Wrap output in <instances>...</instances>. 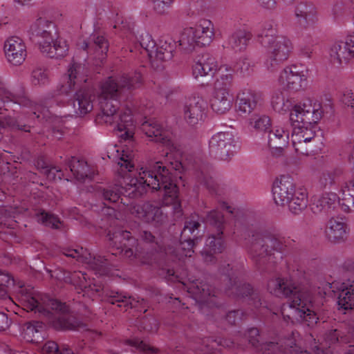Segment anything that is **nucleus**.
<instances>
[{"instance_id": "nucleus-64", "label": "nucleus", "mask_w": 354, "mask_h": 354, "mask_svg": "<svg viewBox=\"0 0 354 354\" xmlns=\"http://www.w3.org/2000/svg\"><path fill=\"white\" fill-rule=\"evenodd\" d=\"M342 102L347 106L354 107V93L351 91H346L342 97Z\"/></svg>"}, {"instance_id": "nucleus-8", "label": "nucleus", "mask_w": 354, "mask_h": 354, "mask_svg": "<svg viewBox=\"0 0 354 354\" xmlns=\"http://www.w3.org/2000/svg\"><path fill=\"white\" fill-rule=\"evenodd\" d=\"M18 301L27 311L48 315L51 311L64 313L68 306L59 301L36 291L30 286H19L16 290Z\"/></svg>"}, {"instance_id": "nucleus-12", "label": "nucleus", "mask_w": 354, "mask_h": 354, "mask_svg": "<svg viewBox=\"0 0 354 354\" xmlns=\"http://www.w3.org/2000/svg\"><path fill=\"white\" fill-rule=\"evenodd\" d=\"M187 292L192 295L196 301L206 304L209 306H216L219 300V290L210 283L196 281L187 287Z\"/></svg>"}, {"instance_id": "nucleus-59", "label": "nucleus", "mask_w": 354, "mask_h": 354, "mask_svg": "<svg viewBox=\"0 0 354 354\" xmlns=\"http://www.w3.org/2000/svg\"><path fill=\"white\" fill-rule=\"evenodd\" d=\"M59 350L57 344L53 341L46 342L41 347L43 354H58Z\"/></svg>"}, {"instance_id": "nucleus-1", "label": "nucleus", "mask_w": 354, "mask_h": 354, "mask_svg": "<svg viewBox=\"0 0 354 354\" xmlns=\"http://www.w3.org/2000/svg\"><path fill=\"white\" fill-rule=\"evenodd\" d=\"M110 150L115 151L118 153L119 173L124 178V183L121 190L118 186L104 189L102 197L107 202L106 205L117 203L122 194L129 198L140 197L147 192V188L152 190L163 189L162 203L165 205H179L178 187L173 183L168 169L162 163L156 162L153 170L141 168L138 176L134 178L125 176L126 173L131 171L134 167L133 151L122 149L120 153L115 147H111Z\"/></svg>"}, {"instance_id": "nucleus-9", "label": "nucleus", "mask_w": 354, "mask_h": 354, "mask_svg": "<svg viewBox=\"0 0 354 354\" xmlns=\"http://www.w3.org/2000/svg\"><path fill=\"white\" fill-rule=\"evenodd\" d=\"M214 36L212 22L201 20L194 27L185 28L180 34L179 46L185 53L193 52L197 47L209 45Z\"/></svg>"}, {"instance_id": "nucleus-49", "label": "nucleus", "mask_w": 354, "mask_h": 354, "mask_svg": "<svg viewBox=\"0 0 354 354\" xmlns=\"http://www.w3.org/2000/svg\"><path fill=\"white\" fill-rule=\"evenodd\" d=\"M214 342L209 338H204V339H196V343L194 345V348L199 351L201 354H209L214 349Z\"/></svg>"}, {"instance_id": "nucleus-19", "label": "nucleus", "mask_w": 354, "mask_h": 354, "mask_svg": "<svg viewBox=\"0 0 354 354\" xmlns=\"http://www.w3.org/2000/svg\"><path fill=\"white\" fill-rule=\"evenodd\" d=\"M291 131L290 123L284 127H277L274 131H269L268 145L273 156L279 157L283 154L288 145Z\"/></svg>"}, {"instance_id": "nucleus-29", "label": "nucleus", "mask_w": 354, "mask_h": 354, "mask_svg": "<svg viewBox=\"0 0 354 354\" xmlns=\"http://www.w3.org/2000/svg\"><path fill=\"white\" fill-rule=\"evenodd\" d=\"M326 235L332 242L344 241L346 238V224L338 219L330 218L326 228Z\"/></svg>"}, {"instance_id": "nucleus-55", "label": "nucleus", "mask_w": 354, "mask_h": 354, "mask_svg": "<svg viewBox=\"0 0 354 354\" xmlns=\"http://www.w3.org/2000/svg\"><path fill=\"white\" fill-rule=\"evenodd\" d=\"M127 343L138 349L143 351L145 354H152L157 352V349L139 339L128 340Z\"/></svg>"}, {"instance_id": "nucleus-53", "label": "nucleus", "mask_w": 354, "mask_h": 354, "mask_svg": "<svg viewBox=\"0 0 354 354\" xmlns=\"http://www.w3.org/2000/svg\"><path fill=\"white\" fill-rule=\"evenodd\" d=\"M266 354H286V348L278 342H265L261 351Z\"/></svg>"}, {"instance_id": "nucleus-25", "label": "nucleus", "mask_w": 354, "mask_h": 354, "mask_svg": "<svg viewBox=\"0 0 354 354\" xmlns=\"http://www.w3.org/2000/svg\"><path fill=\"white\" fill-rule=\"evenodd\" d=\"M203 102L198 97H192L187 100L184 108L185 118L190 124H195L202 119Z\"/></svg>"}, {"instance_id": "nucleus-5", "label": "nucleus", "mask_w": 354, "mask_h": 354, "mask_svg": "<svg viewBox=\"0 0 354 354\" xmlns=\"http://www.w3.org/2000/svg\"><path fill=\"white\" fill-rule=\"evenodd\" d=\"M323 115V111L313 106L311 101L307 100L304 102L297 104L294 110L290 113L292 145L306 143L315 136L313 128L317 124Z\"/></svg>"}, {"instance_id": "nucleus-44", "label": "nucleus", "mask_w": 354, "mask_h": 354, "mask_svg": "<svg viewBox=\"0 0 354 354\" xmlns=\"http://www.w3.org/2000/svg\"><path fill=\"white\" fill-rule=\"evenodd\" d=\"M14 287V278L8 272L0 270V298H6Z\"/></svg>"}, {"instance_id": "nucleus-2", "label": "nucleus", "mask_w": 354, "mask_h": 354, "mask_svg": "<svg viewBox=\"0 0 354 354\" xmlns=\"http://www.w3.org/2000/svg\"><path fill=\"white\" fill-rule=\"evenodd\" d=\"M142 75L140 73L123 75L116 79L109 77L100 86L99 104L100 112L95 121L99 124H115L118 136L124 140H131L134 134V122L129 109L118 111V100L126 91L140 87Z\"/></svg>"}, {"instance_id": "nucleus-62", "label": "nucleus", "mask_w": 354, "mask_h": 354, "mask_svg": "<svg viewBox=\"0 0 354 354\" xmlns=\"http://www.w3.org/2000/svg\"><path fill=\"white\" fill-rule=\"evenodd\" d=\"M202 64L206 75H208L209 73L214 75L217 71V64L214 59L209 58L206 62H202Z\"/></svg>"}, {"instance_id": "nucleus-30", "label": "nucleus", "mask_w": 354, "mask_h": 354, "mask_svg": "<svg viewBox=\"0 0 354 354\" xmlns=\"http://www.w3.org/2000/svg\"><path fill=\"white\" fill-rule=\"evenodd\" d=\"M69 167L77 180L82 181L86 178L91 179L94 176V171L84 160L72 157L69 162Z\"/></svg>"}, {"instance_id": "nucleus-45", "label": "nucleus", "mask_w": 354, "mask_h": 354, "mask_svg": "<svg viewBox=\"0 0 354 354\" xmlns=\"http://www.w3.org/2000/svg\"><path fill=\"white\" fill-rule=\"evenodd\" d=\"M338 204L345 212L354 211V194L349 187L342 189V197H338Z\"/></svg>"}, {"instance_id": "nucleus-10", "label": "nucleus", "mask_w": 354, "mask_h": 354, "mask_svg": "<svg viewBox=\"0 0 354 354\" xmlns=\"http://www.w3.org/2000/svg\"><path fill=\"white\" fill-rule=\"evenodd\" d=\"M266 48V59L265 65L271 72L276 71L290 56L292 44L290 39L283 37H277L270 42Z\"/></svg>"}, {"instance_id": "nucleus-57", "label": "nucleus", "mask_w": 354, "mask_h": 354, "mask_svg": "<svg viewBox=\"0 0 354 354\" xmlns=\"http://www.w3.org/2000/svg\"><path fill=\"white\" fill-rule=\"evenodd\" d=\"M153 10L158 15L167 14L168 10L173 3L161 0H153Z\"/></svg>"}, {"instance_id": "nucleus-63", "label": "nucleus", "mask_w": 354, "mask_h": 354, "mask_svg": "<svg viewBox=\"0 0 354 354\" xmlns=\"http://www.w3.org/2000/svg\"><path fill=\"white\" fill-rule=\"evenodd\" d=\"M12 321L9 319L8 315L3 312H0V332L6 331L11 325Z\"/></svg>"}, {"instance_id": "nucleus-35", "label": "nucleus", "mask_w": 354, "mask_h": 354, "mask_svg": "<svg viewBox=\"0 0 354 354\" xmlns=\"http://www.w3.org/2000/svg\"><path fill=\"white\" fill-rule=\"evenodd\" d=\"M89 41V42L84 41L82 48L90 52V49L94 48L96 53L99 55H101L99 58L102 59L109 49L107 40L104 36L94 33L90 36Z\"/></svg>"}, {"instance_id": "nucleus-46", "label": "nucleus", "mask_w": 354, "mask_h": 354, "mask_svg": "<svg viewBox=\"0 0 354 354\" xmlns=\"http://www.w3.org/2000/svg\"><path fill=\"white\" fill-rule=\"evenodd\" d=\"M245 336L249 344H251L257 351L261 352L265 342L262 341L259 329L254 327L248 328L245 333Z\"/></svg>"}, {"instance_id": "nucleus-31", "label": "nucleus", "mask_w": 354, "mask_h": 354, "mask_svg": "<svg viewBox=\"0 0 354 354\" xmlns=\"http://www.w3.org/2000/svg\"><path fill=\"white\" fill-rule=\"evenodd\" d=\"M220 219L221 214L216 211L209 212L207 216V222L212 225H215L218 231V236L212 235L209 236L207 240V245L209 246V250L213 251L214 254L216 253L217 251L220 252V248L221 246V237L219 236V231L221 225Z\"/></svg>"}, {"instance_id": "nucleus-11", "label": "nucleus", "mask_w": 354, "mask_h": 354, "mask_svg": "<svg viewBox=\"0 0 354 354\" xmlns=\"http://www.w3.org/2000/svg\"><path fill=\"white\" fill-rule=\"evenodd\" d=\"M110 245L118 250L122 255L131 260L136 257L138 252V242L131 236L130 232L118 230L109 234Z\"/></svg>"}, {"instance_id": "nucleus-22", "label": "nucleus", "mask_w": 354, "mask_h": 354, "mask_svg": "<svg viewBox=\"0 0 354 354\" xmlns=\"http://www.w3.org/2000/svg\"><path fill=\"white\" fill-rule=\"evenodd\" d=\"M201 227V221L197 215H192L185 222L184 227L181 232V239H187L185 244L187 245L186 256H192L194 253V239L198 234V228Z\"/></svg>"}, {"instance_id": "nucleus-24", "label": "nucleus", "mask_w": 354, "mask_h": 354, "mask_svg": "<svg viewBox=\"0 0 354 354\" xmlns=\"http://www.w3.org/2000/svg\"><path fill=\"white\" fill-rule=\"evenodd\" d=\"M338 203V196L333 192H326L311 205V209L315 214L324 212L326 214L333 211Z\"/></svg>"}, {"instance_id": "nucleus-18", "label": "nucleus", "mask_w": 354, "mask_h": 354, "mask_svg": "<svg viewBox=\"0 0 354 354\" xmlns=\"http://www.w3.org/2000/svg\"><path fill=\"white\" fill-rule=\"evenodd\" d=\"M129 210L134 217L145 222L160 223L164 221L166 216L158 207L145 203L142 205H131Z\"/></svg>"}, {"instance_id": "nucleus-38", "label": "nucleus", "mask_w": 354, "mask_h": 354, "mask_svg": "<svg viewBox=\"0 0 354 354\" xmlns=\"http://www.w3.org/2000/svg\"><path fill=\"white\" fill-rule=\"evenodd\" d=\"M223 156L225 153V158L223 160L229 161L232 156L236 153L239 148L238 142L234 139L233 131H223Z\"/></svg>"}, {"instance_id": "nucleus-7", "label": "nucleus", "mask_w": 354, "mask_h": 354, "mask_svg": "<svg viewBox=\"0 0 354 354\" xmlns=\"http://www.w3.org/2000/svg\"><path fill=\"white\" fill-rule=\"evenodd\" d=\"M241 267L234 263L223 265V289L226 295L236 299H248L255 308L261 306L259 292L253 287L241 279Z\"/></svg>"}, {"instance_id": "nucleus-61", "label": "nucleus", "mask_w": 354, "mask_h": 354, "mask_svg": "<svg viewBox=\"0 0 354 354\" xmlns=\"http://www.w3.org/2000/svg\"><path fill=\"white\" fill-rule=\"evenodd\" d=\"M221 142V135L220 133L213 136L209 140V149L212 153H218L220 151V143Z\"/></svg>"}, {"instance_id": "nucleus-27", "label": "nucleus", "mask_w": 354, "mask_h": 354, "mask_svg": "<svg viewBox=\"0 0 354 354\" xmlns=\"http://www.w3.org/2000/svg\"><path fill=\"white\" fill-rule=\"evenodd\" d=\"M75 113L78 116H84L93 110L91 95L85 90H79L75 95L73 102Z\"/></svg>"}, {"instance_id": "nucleus-26", "label": "nucleus", "mask_w": 354, "mask_h": 354, "mask_svg": "<svg viewBox=\"0 0 354 354\" xmlns=\"http://www.w3.org/2000/svg\"><path fill=\"white\" fill-rule=\"evenodd\" d=\"M84 71V67L81 64H73L68 69V82L62 85L61 92L66 95L70 94L75 88V85L78 82H85L86 79L80 75Z\"/></svg>"}, {"instance_id": "nucleus-60", "label": "nucleus", "mask_w": 354, "mask_h": 354, "mask_svg": "<svg viewBox=\"0 0 354 354\" xmlns=\"http://www.w3.org/2000/svg\"><path fill=\"white\" fill-rule=\"evenodd\" d=\"M214 89H215L214 96L211 100L210 103H211V106H212V109L216 112H218L221 109V104H220L221 102L219 100V93H219L218 90L220 89V84L218 82L215 83Z\"/></svg>"}, {"instance_id": "nucleus-54", "label": "nucleus", "mask_w": 354, "mask_h": 354, "mask_svg": "<svg viewBox=\"0 0 354 354\" xmlns=\"http://www.w3.org/2000/svg\"><path fill=\"white\" fill-rule=\"evenodd\" d=\"M31 81L34 85H44L48 82V73L42 68H36L32 73Z\"/></svg>"}, {"instance_id": "nucleus-42", "label": "nucleus", "mask_w": 354, "mask_h": 354, "mask_svg": "<svg viewBox=\"0 0 354 354\" xmlns=\"http://www.w3.org/2000/svg\"><path fill=\"white\" fill-rule=\"evenodd\" d=\"M337 304L344 310L354 308V286L351 285L339 292Z\"/></svg>"}, {"instance_id": "nucleus-21", "label": "nucleus", "mask_w": 354, "mask_h": 354, "mask_svg": "<svg viewBox=\"0 0 354 354\" xmlns=\"http://www.w3.org/2000/svg\"><path fill=\"white\" fill-rule=\"evenodd\" d=\"M260 99V95L255 91L251 90L242 91L236 96V111L240 115H249L256 109Z\"/></svg>"}, {"instance_id": "nucleus-23", "label": "nucleus", "mask_w": 354, "mask_h": 354, "mask_svg": "<svg viewBox=\"0 0 354 354\" xmlns=\"http://www.w3.org/2000/svg\"><path fill=\"white\" fill-rule=\"evenodd\" d=\"M297 22L304 28L313 25L317 20L315 6L309 2H301L295 8Z\"/></svg>"}, {"instance_id": "nucleus-33", "label": "nucleus", "mask_w": 354, "mask_h": 354, "mask_svg": "<svg viewBox=\"0 0 354 354\" xmlns=\"http://www.w3.org/2000/svg\"><path fill=\"white\" fill-rule=\"evenodd\" d=\"M331 62L334 64H342L348 63L350 57L348 38L346 42L335 43L330 49Z\"/></svg>"}, {"instance_id": "nucleus-13", "label": "nucleus", "mask_w": 354, "mask_h": 354, "mask_svg": "<svg viewBox=\"0 0 354 354\" xmlns=\"http://www.w3.org/2000/svg\"><path fill=\"white\" fill-rule=\"evenodd\" d=\"M279 82L289 91H299L307 85V78L296 65L286 67L281 73Z\"/></svg>"}, {"instance_id": "nucleus-14", "label": "nucleus", "mask_w": 354, "mask_h": 354, "mask_svg": "<svg viewBox=\"0 0 354 354\" xmlns=\"http://www.w3.org/2000/svg\"><path fill=\"white\" fill-rule=\"evenodd\" d=\"M6 101L13 102L21 106L30 109L31 114L30 115V117L35 116L39 118L40 114L37 113V112L44 114V107L32 102L26 96L14 95L6 89L3 83L0 80V111L4 107Z\"/></svg>"}, {"instance_id": "nucleus-28", "label": "nucleus", "mask_w": 354, "mask_h": 354, "mask_svg": "<svg viewBox=\"0 0 354 354\" xmlns=\"http://www.w3.org/2000/svg\"><path fill=\"white\" fill-rule=\"evenodd\" d=\"M64 280L66 283H72L78 287L80 289L86 292H97L100 288V286L95 284H87L86 274L82 272H74L73 273L67 272L64 274Z\"/></svg>"}, {"instance_id": "nucleus-17", "label": "nucleus", "mask_w": 354, "mask_h": 354, "mask_svg": "<svg viewBox=\"0 0 354 354\" xmlns=\"http://www.w3.org/2000/svg\"><path fill=\"white\" fill-rule=\"evenodd\" d=\"M295 185L290 176H283L272 186V195L275 203L283 206L294 196Z\"/></svg>"}, {"instance_id": "nucleus-15", "label": "nucleus", "mask_w": 354, "mask_h": 354, "mask_svg": "<svg viewBox=\"0 0 354 354\" xmlns=\"http://www.w3.org/2000/svg\"><path fill=\"white\" fill-rule=\"evenodd\" d=\"M65 255L88 264L91 269L95 270L100 275L106 274V267L109 265L108 259L102 257H93L87 249L83 248L70 249L65 253Z\"/></svg>"}, {"instance_id": "nucleus-6", "label": "nucleus", "mask_w": 354, "mask_h": 354, "mask_svg": "<svg viewBox=\"0 0 354 354\" xmlns=\"http://www.w3.org/2000/svg\"><path fill=\"white\" fill-rule=\"evenodd\" d=\"M55 26L53 21L39 17L30 27L32 39L39 46L41 52L50 58H61L66 55L68 46L62 38L54 40L52 32Z\"/></svg>"}, {"instance_id": "nucleus-40", "label": "nucleus", "mask_w": 354, "mask_h": 354, "mask_svg": "<svg viewBox=\"0 0 354 354\" xmlns=\"http://www.w3.org/2000/svg\"><path fill=\"white\" fill-rule=\"evenodd\" d=\"M21 117L17 116V118H13L10 116L0 119V135L3 133L7 128L10 129H17L26 132L30 131V127L21 123Z\"/></svg>"}, {"instance_id": "nucleus-50", "label": "nucleus", "mask_w": 354, "mask_h": 354, "mask_svg": "<svg viewBox=\"0 0 354 354\" xmlns=\"http://www.w3.org/2000/svg\"><path fill=\"white\" fill-rule=\"evenodd\" d=\"M140 45L146 50L150 58L153 57L156 43L149 33H145L140 36Z\"/></svg>"}, {"instance_id": "nucleus-37", "label": "nucleus", "mask_w": 354, "mask_h": 354, "mask_svg": "<svg viewBox=\"0 0 354 354\" xmlns=\"http://www.w3.org/2000/svg\"><path fill=\"white\" fill-rule=\"evenodd\" d=\"M252 38V34L245 30H237L229 37L228 44L236 51H241L245 49L249 41Z\"/></svg>"}, {"instance_id": "nucleus-56", "label": "nucleus", "mask_w": 354, "mask_h": 354, "mask_svg": "<svg viewBox=\"0 0 354 354\" xmlns=\"http://www.w3.org/2000/svg\"><path fill=\"white\" fill-rule=\"evenodd\" d=\"M234 100L233 88H225L223 91V113L231 109L233 106Z\"/></svg>"}, {"instance_id": "nucleus-43", "label": "nucleus", "mask_w": 354, "mask_h": 354, "mask_svg": "<svg viewBox=\"0 0 354 354\" xmlns=\"http://www.w3.org/2000/svg\"><path fill=\"white\" fill-rule=\"evenodd\" d=\"M108 301L111 304H117L118 307H124L125 310L137 307L136 304L140 302L139 300H136L131 297H127V295L119 292L111 293Z\"/></svg>"}, {"instance_id": "nucleus-32", "label": "nucleus", "mask_w": 354, "mask_h": 354, "mask_svg": "<svg viewBox=\"0 0 354 354\" xmlns=\"http://www.w3.org/2000/svg\"><path fill=\"white\" fill-rule=\"evenodd\" d=\"M175 48V41L170 37H162L158 46L156 45L153 57L161 61H166L171 59L173 51Z\"/></svg>"}, {"instance_id": "nucleus-4", "label": "nucleus", "mask_w": 354, "mask_h": 354, "mask_svg": "<svg viewBox=\"0 0 354 354\" xmlns=\"http://www.w3.org/2000/svg\"><path fill=\"white\" fill-rule=\"evenodd\" d=\"M267 288L277 297L289 298L288 306L296 317L301 318L309 326L317 324L319 317L312 309L313 295L308 288L298 287L292 280L281 277L270 279Z\"/></svg>"}, {"instance_id": "nucleus-48", "label": "nucleus", "mask_w": 354, "mask_h": 354, "mask_svg": "<svg viewBox=\"0 0 354 354\" xmlns=\"http://www.w3.org/2000/svg\"><path fill=\"white\" fill-rule=\"evenodd\" d=\"M236 75V69L229 64H223V91L225 88H233V80Z\"/></svg>"}, {"instance_id": "nucleus-20", "label": "nucleus", "mask_w": 354, "mask_h": 354, "mask_svg": "<svg viewBox=\"0 0 354 354\" xmlns=\"http://www.w3.org/2000/svg\"><path fill=\"white\" fill-rule=\"evenodd\" d=\"M142 129L145 134L151 138L156 142H160L165 145L169 151L166 152L167 155L175 149L174 143L168 138V132L164 131L160 124L156 121H147L142 124Z\"/></svg>"}, {"instance_id": "nucleus-39", "label": "nucleus", "mask_w": 354, "mask_h": 354, "mask_svg": "<svg viewBox=\"0 0 354 354\" xmlns=\"http://www.w3.org/2000/svg\"><path fill=\"white\" fill-rule=\"evenodd\" d=\"M307 196L301 189L296 190L288 205L289 209L294 214H298L307 207Z\"/></svg>"}, {"instance_id": "nucleus-58", "label": "nucleus", "mask_w": 354, "mask_h": 354, "mask_svg": "<svg viewBox=\"0 0 354 354\" xmlns=\"http://www.w3.org/2000/svg\"><path fill=\"white\" fill-rule=\"evenodd\" d=\"M245 313L242 310H233L227 313L225 317L226 321L230 325H236L239 321L242 320Z\"/></svg>"}, {"instance_id": "nucleus-47", "label": "nucleus", "mask_w": 354, "mask_h": 354, "mask_svg": "<svg viewBox=\"0 0 354 354\" xmlns=\"http://www.w3.org/2000/svg\"><path fill=\"white\" fill-rule=\"evenodd\" d=\"M250 124L260 131H268L271 127L270 119L266 115H254L250 119Z\"/></svg>"}, {"instance_id": "nucleus-16", "label": "nucleus", "mask_w": 354, "mask_h": 354, "mask_svg": "<svg viewBox=\"0 0 354 354\" xmlns=\"http://www.w3.org/2000/svg\"><path fill=\"white\" fill-rule=\"evenodd\" d=\"M4 52L8 62L14 66L22 64L27 56L25 42L21 38L16 36L10 37L6 40Z\"/></svg>"}, {"instance_id": "nucleus-41", "label": "nucleus", "mask_w": 354, "mask_h": 354, "mask_svg": "<svg viewBox=\"0 0 354 354\" xmlns=\"http://www.w3.org/2000/svg\"><path fill=\"white\" fill-rule=\"evenodd\" d=\"M277 26L273 21H267L263 25L261 32L258 35L259 41L262 46H268L277 37Z\"/></svg>"}, {"instance_id": "nucleus-36", "label": "nucleus", "mask_w": 354, "mask_h": 354, "mask_svg": "<svg viewBox=\"0 0 354 354\" xmlns=\"http://www.w3.org/2000/svg\"><path fill=\"white\" fill-rule=\"evenodd\" d=\"M42 329L43 326L40 322H28L23 326L21 335L28 342L39 343L42 338Z\"/></svg>"}, {"instance_id": "nucleus-51", "label": "nucleus", "mask_w": 354, "mask_h": 354, "mask_svg": "<svg viewBox=\"0 0 354 354\" xmlns=\"http://www.w3.org/2000/svg\"><path fill=\"white\" fill-rule=\"evenodd\" d=\"M39 220L46 226L55 229H58L61 224L57 216L47 212H41L39 216Z\"/></svg>"}, {"instance_id": "nucleus-52", "label": "nucleus", "mask_w": 354, "mask_h": 354, "mask_svg": "<svg viewBox=\"0 0 354 354\" xmlns=\"http://www.w3.org/2000/svg\"><path fill=\"white\" fill-rule=\"evenodd\" d=\"M335 185V172H323L319 180V185L323 189H330Z\"/></svg>"}, {"instance_id": "nucleus-3", "label": "nucleus", "mask_w": 354, "mask_h": 354, "mask_svg": "<svg viewBox=\"0 0 354 354\" xmlns=\"http://www.w3.org/2000/svg\"><path fill=\"white\" fill-rule=\"evenodd\" d=\"M244 246L254 266L266 271L281 263L295 241L266 230L245 229L241 234Z\"/></svg>"}, {"instance_id": "nucleus-34", "label": "nucleus", "mask_w": 354, "mask_h": 354, "mask_svg": "<svg viewBox=\"0 0 354 354\" xmlns=\"http://www.w3.org/2000/svg\"><path fill=\"white\" fill-rule=\"evenodd\" d=\"M271 105L274 111L279 113H290L296 104L293 105L291 100L281 91L274 92L271 98Z\"/></svg>"}]
</instances>
